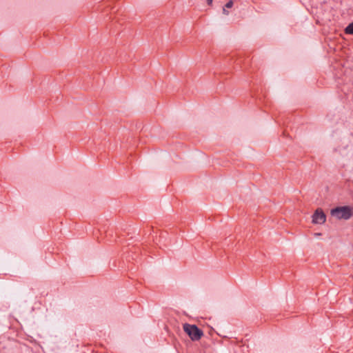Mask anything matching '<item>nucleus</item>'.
Here are the masks:
<instances>
[{"label": "nucleus", "mask_w": 353, "mask_h": 353, "mask_svg": "<svg viewBox=\"0 0 353 353\" xmlns=\"http://www.w3.org/2000/svg\"><path fill=\"white\" fill-rule=\"evenodd\" d=\"M321 235V233H314L315 236H319Z\"/></svg>", "instance_id": "6e6552de"}, {"label": "nucleus", "mask_w": 353, "mask_h": 353, "mask_svg": "<svg viewBox=\"0 0 353 353\" xmlns=\"http://www.w3.org/2000/svg\"><path fill=\"white\" fill-rule=\"evenodd\" d=\"M213 0H207L208 4L211 5Z\"/></svg>", "instance_id": "0eeeda50"}, {"label": "nucleus", "mask_w": 353, "mask_h": 353, "mask_svg": "<svg viewBox=\"0 0 353 353\" xmlns=\"http://www.w3.org/2000/svg\"><path fill=\"white\" fill-rule=\"evenodd\" d=\"M311 218L312 221H326V215L321 208H317Z\"/></svg>", "instance_id": "7ed1b4c3"}, {"label": "nucleus", "mask_w": 353, "mask_h": 353, "mask_svg": "<svg viewBox=\"0 0 353 353\" xmlns=\"http://www.w3.org/2000/svg\"><path fill=\"white\" fill-rule=\"evenodd\" d=\"M233 6V1H229L225 5V7L226 8H230Z\"/></svg>", "instance_id": "39448f33"}, {"label": "nucleus", "mask_w": 353, "mask_h": 353, "mask_svg": "<svg viewBox=\"0 0 353 353\" xmlns=\"http://www.w3.org/2000/svg\"><path fill=\"white\" fill-rule=\"evenodd\" d=\"M330 214L336 219L347 220L353 215V208L350 206H339L332 208Z\"/></svg>", "instance_id": "f257e3e1"}, {"label": "nucleus", "mask_w": 353, "mask_h": 353, "mask_svg": "<svg viewBox=\"0 0 353 353\" xmlns=\"http://www.w3.org/2000/svg\"><path fill=\"white\" fill-rule=\"evenodd\" d=\"M223 13L225 15H228L229 14V12L226 10L225 7L223 8Z\"/></svg>", "instance_id": "423d86ee"}, {"label": "nucleus", "mask_w": 353, "mask_h": 353, "mask_svg": "<svg viewBox=\"0 0 353 353\" xmlns=\"http://www.w3.org/2000/svg\"><path fill=\"white\" fill-rule=\"evenodd\" d=\"M344 32L347 34L353 35V21L346 26Z\"/></svg>", "instance_id": "20e7f679"}, {"label": "nucleus", "mask_w": 353, "mask_h": 353, "mask_svg": "<svg viewBox=\"0 0 353 353\" xmlns=\"http://www.w3.org/2000/svg\"><path fill=\"white\" fill-rule=\"evenodd\" d=\"M183 330L192 341H198L203 335V331L196 325L185 323L183 325Z\"/></svg>", "instance_id": "f03ea898"}]
</instances>
